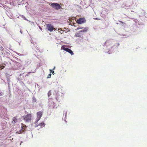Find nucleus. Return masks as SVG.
<instances>
[{
  "label": "nucleus",
  "mask_w": 147,
  "mask_h": 147,
  "mask_svg": "<svg viewBox=\"0 0 147 147\" xmlns=\"http://www.w3.org/2000/svg\"><path fill=\"white\" fill-rule=\"evenodd\" d=\"M51 6L52 8L56 10H59L61 8L60 5L57 3H53L51 4Z\"/></svg>",
  "instance_id": "f257e3e1"
},
{
  "label": "nucleus",
  "mask_w": 147,
  "mask_h": 147,
  "mask_svg": "<svg viewBox=\"0 0 147 147\" xmlns=\"http://www.w3.org/2000/svg\"><path fill=\"white\" fill-rule=\"evenodd\" d=\"M46 29L47 30L50 32H52L53 30H55V29L54 28V26L51 24H48L46 25Z\"/></svg>",
  "instance_id": "f03ea898"
},
{
  "label": "nucleus",
  "mask_w": 147,
  "mask_h": 147,
  "mask_svg": "<svg viewBox=\"0 0 147 147\" xmlns=\"http://www.w3.org/2000/svg\"><path fill=\"white\" fill-rule=\"evenodd\" d=\"M61 49L66 51L68 52L71 54V55H73L74 54L73 52L71 49L67 48H65L64 46H62Z\"/></svg>",
  "instance_id": "7ed1b4c3"
},
{
  "label": "nucleus",
  "mask_w": 147,
  "mask_h": 147,
  "mask_svg": "<svg viewBox=\"0 0 147 147\" xmlns=\"http://www.w3.org/2000/svg\"><path fill=\"white\" fill-rule=\"evenodd\" d=\"M31 114H28L24 117V120L28 122L31 120Z\"/></svg>",
  "instance_id": "20e7f679"
},
{
  "label": "nucleus",
  "mask_w": 147,
  "mask_h": 147,
  "mask_svg": "<svg viewBox=\"0 0 147 147\" xmlns=\"http://www.w3.org/2000/svg\"><path fill=\"white\" fill-rule=\"evenodd\" d=\"M77 23L79 24H82L86 22V20L84 18H80L77 20Z\"/></svg>",
  "instance_id": "39448f33"
},
{
  "label": "nucleus",
  "mask_w": 147,
  "mask_h": 147,
  "mask_svg": "<svg viewBox=\"0 0 147 147\" xmlns=\"http://www.w3.org/2000/svg\"><path fill=\"white\" fill-rule=\"evenodd\" d=\"M21 124L22 125L21 126V128H22L21 130H22V131H21V130H20V131H19L17 132L16 133H18L19 134H20L22 133L24 131V130H25V129L26 128V126L24 125L22 123H21Z\"/></svg>",
  "instance_id": "423d86ee"
},
{
  "label": "nucleus",
  "mask_w": 147,
  "mask_h": 147,
  "mask_svg": "<svg viewBox=\"0 0 147 147\" xmlns=\"http://www.w3.org/2000/svg\"><path fill=\"white\" fill-rule=\"evenodd\" d=\"M42 111H39L37 113V121H38L40 119L42 115Z\"/></svg>",
  "instance_id": "0eeeda50"
},
{
  "label": "nucleus",
  "mask_w": 147,
  "mask_h": 147,
  "mask_svg": "<svg viewBox=\"0 0 147 147\" xmlns=\"http://www.w3.org/2000/svg\"><path fill=\"white\" fill-rule=\"evenodd\" d=\"M83 35V34L82 33H80V32L79 31L78 32L76 33L74 36L76 37H82Z\"/></svg>",
  "instance_id": "6e6552de"
},
{
  "label": "nucleus",
  "mask_w": 147,
  "mask_h": 147,
  "mask_svg": "<svg viewBox=\"0 0 147 147\" xmlns=\"http://www.w3.org/2000/svg\"><path fill=\"white\" fill-rule=\"evenodd\" d=\"M88 30V28L86 27L84 28V29L81 30V31H80V33H82V32H85L87 31Z\"/></svg>",
  "instance_id": "1a4fd4ad"
},
{
  "label": "nucleus",
  "mask_w": 147,
  "mask_h": 147,
  "mask_svg": "<svg viewBox=\"0 0 147 147\" xmlns=\"http://www.w3.org/2000/svg\"><path fill=\"white\" fill-rule=\"evenodd\" d=\"M18 121L17 119L16 118V117H13V121H12V123H15L17 122Z\"/></svg>",
  "instance_id": "9d476101"
},
{
  "label": "nucleus",
  "mask_w": 147,
  "mask_h": 147,
  "mask_svg": "<svg viewBox=\"0 0 147 147\" xmlns=\"http://www.w3.org/2000/svg\"><path fill=\"white\" fill-rule=\"evenodd\" d=\"M38 126H40L41 127H42L45 126V124L43 123H39Z\"/></svg>",
  "instance_id": "9b49d317"
},
{
  "label": "nucleus",
  "mask_w": 147,
  "mask_h": 147,
  "mask_svg": "<svg viewBox=\"0 0 147 147\" xmlns=\"http://www.w3.org/2000/svg\"><path fill=\"white\" fill-rule=\"evenodd\" d=\"M36 102V100L35 97L34 96L32 98V103H34Z\"/></svg>",
  "instance_id": "f8f14e48"
},
{
  "label": "nucleus",
  "mask_w": 147,
  "mask_h": 147,
  "mask_svg": "<svg viewBox=\"0 0 147 147\" xmlns=\"http://www.w3.org/2000/svg\"><path fill=\"white\" fill-rule=\"evenodd\" d=\"M5 64H1L0 65V70L2 69H3L5 67V65H4Z\"/></svg>",
  "instance_id": "ddd939ff"
},
{
  "label": "nucleus",
  "mask_w": 147,
  "mask_h": 147,
  "mask_svg": "<svg viewBox=\"0 0 147 147\" xmlns=\"http://www.w3.org/2000/svg\"><path fill=\"white\" fill-rule=\"evenodd\" d=\"M54 102H51L49 103V105H52L53 107H54Z\"/></svg>",
  "instance_id": "4468645a"
},
{
  "label": "nucleus",
  "mask_w": 147,
  "mask_h": 147,
  "mask_svg": "<svg viewBox=\"0 0 147 147\" xmlns=\"http://www.w3.org/2000/svg\"><path fill=\"white\" fill-rule=\"evenodd\" d=\"M83 28V27H82V26H79L77 28V30H79V29H82Z\"/></svg>",
  "instance_id": "2eb2a0df"
},
{
  "label": "nucleus",
  "mask_w": 147,
  "mask_h": 147,
  "mask_svg": "<svg viewBox=\"0 0 147 147\" xmlns=\"http://www.w3.org/2000/svg\"><path fill=\"white\" fill-rule=\"evenodd\" d=\"M48 96L49 97L51 95V92L50 90L48 93Z\"/></svg>",
  "instance_id": "dca6fc26"
},
{
  "label": "nucleus",
  "mask_w": 147,
  "mask_h": 147,
  "mask_svg": "<svg viewBox=\"0 0 147 147\" xmlns=\"http://www.w3.org/2000/svg\"><path fill=\"white\" fill-rule=\"evenodd\" d=\"M51 74H49L47 77V78H50L51 77Z\"/></svg>",
  "instance_id": "f3484780"
},
{
  "label": "nucleus",
  "mask_w": 147,
  "mask_h": 147,
  "mask_svg": "<svg viewBox=\"0 0 147 147\" xmlns=\"http://www.w3.org/2000/svg\"><path fill=\"white\" fill-rule=\"evenodd\" d=\"M50 73L52 72L53 74V73H54V71H52V70L51 69H50Z\"/></svg>",
  "instance_id": "a211bd4d"
},
{
  "label": "nucleus",
  "mask_w": 147,
  "mask_h": 147,
  "mask_svg": "<svg viewBox=\"0 0 147 147\" xmlns=\"http://www.w3.org/2000/svg\"><path fill=\"white\" fill-rule=\"evenodd\" d=\"M120 23H122V24H123V23H124L123 22H122V21H119Z\"/></svg>",
  "instance_id": "6ab92c4d"
},
{
  "label": "nucleus",
  "mask_w": 147,
  "mask_h": 147,
  "mask_svg": "<svg viewBox=\"0 0 147 147\" xmlns=\"http://www.w3.org/2000/svg\"><path fill=\"white\" fill-rule=\"evenodd\" d=\"M40 30H42V28H41V27H40Z\"/></svg>",
  "instance_id": "aec40b11"
},
{
  "label": "nucleus",
  "mask_w": 147,
  "mask_h": 147,
  "mask_svg": "<svg viewBox=\"0 0 147 147\" xmlns=\"http://www.w3.org/2000/svg\"><path fill=\"white\" fill-rule=\"evenodd\" d=\"M55 67H54V68L53 69H55Z\"/></svg>",
  "instance_id": "412c9836"
}]
</instances>
